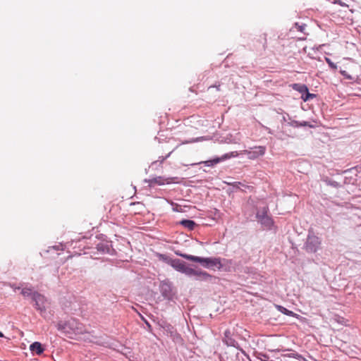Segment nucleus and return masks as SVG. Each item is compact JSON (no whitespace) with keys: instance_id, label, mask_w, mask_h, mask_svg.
<instances>
[{"instance_id":"nucleus-1","label":"nucleus","mask_w":361,"mask_h":361,"mask_svg":"<svg viewBox=\"0 0 361 361\" xmlns=\"http://www.w3.org/2000/svg\"><path fill=\"white\" fill-rule=\"evenodd\" d=\"M177 255H179L188 260L199 262L202 264L204 267L206 268H216L218 270H221L223 268V264L221 263V259L219 257H209V258H203L200 257H197L194 255L183 254L179 252H176Z\"/></svg>"},{"instance_id":"nucleus-9","label":"nucleus","mask_w":361,"mask_h":361,"mask_svg":"<svg viewBox=\"0 0 361 361\" xmlns=\"http://www.w3.org/2000/svg\"><path fill=\"white\" fill-rule=\"evenodd\" d=\"M76 324L73 326H69L70 332L72 331L74 334H82L83 332V326L78 320H76Z\"/></svg>"},{"instance_id":"nucleus-12","label":"nucleus","mask_w":361,"mask_h":361,"mask_svg":"<svg viewBox=\"0 0 361 361\" xmlns=\"http://www.w3.org/2000/svg\"><path fill=\"white\" fill-rule=\"evenodd\" d=\"M228 156H225L224 159L225 158H227ZM224 159V158L221 159V158H216V159H214L212 160H208V161H206L204 162V164L207 166H212L214 164H216L218 163H219L221 161V160Z\"/></svg>"},{"instance_id":"nucleus-8","label":"nucleus","mask_w":361,"mask_h":361,"mask_svg":"<svg viewBox=\"0 0 361 361\" xmlns=\"http://www.w3.org/2000/svg\"><path fill=\"white\" fill-rule=\"evenodd\" d=\"M290 86L294 90L301 93L302 95L304 94L308 90V87H307V85L304 84L294 83L292 84Z\"/></svg>"},{"instance_id":"nucleus-6","label":"nucleus","mask_w":361,"mask_h":361,"mask_svg":"<svg viewBox=\"0 0 361 361\" xmlns=\"http://www.w3.org/2000/svg\"><path fill=\"white\" fill-rule=\"evenodd\" d=\"M76 324V319H71L67 322L60 321L57 323L56 328L59 331L68 334L70 333L69 326H73Z\"/></svg>"},{"instance_id":"nucleus-27","label":"nucleus","mask_w":361,"mask_h":361,"mask_svg":"<svg viewBox=\"0 0 361 361\" xmlns=\"http://www.w3.org/2000/svg\"><path fill=\"white\" fill-rule=\"evenodd\" d=\"M225 183H226L228 185V183H231V181H228V182H225Z\"/></svg>"},{"instance_id":"nucleus-2","label":"nucleus","mask_w":361,"mask_h":361,"mask_svg":"<svg viewBox=\"0 0 361 361\" xmlns=\"http://www.w3.org/2000/svg\"><path fill=\"white\" fill-rule=\"evenodd\" d=\"M321 240L314 235H309L305 243V250L308 252H316L319 248Z\"/></svg>"},{"instance_id":"nucleus-14","label":"nucleus","mask_w":361,"mask_h":361,"mask_svg":"<svg viewBox=\"0 0 361 361\" xmlns=\"http://www.w3.org/2000/svg\"><path fill=\"white\" fill-rule=\"evenodd\" d=\"M176 263V265L174 267L179 271H185V264L183 262H180L179 260H176L174 262Z\"/></svg>"},{"instance_id":"nucleus-18","label":"nucleus","mask_w":361,"mask_h":361,"mask_svg":"<svg viewBox=\"0 0 361 361\" xmlns=\"http://www.w3.org/2000/svg\"><path fill=\"white\" fill-rule=\"evenodd\" d=\"M326 63L329 64V66L331 68H333V69H334V70H336V69H337V66H336L335 63H334L331 61V59H329V58H326Z\"/></svg>"},{"instance_id":"nucleus-20","label":"nucleus","mask_w":361,"mask_h":361,"mask_svg":"<svg viewBox=\"0 0 361 361\" xmlns=\"http://www.w3.org/2000/svg\"><path fill=\"white\" fill-rule=\"evenodd\" d=\"M229 185H232L233 187L235 188H240V185H243V184L240 182H233L232 183H228Z\"/></svg>"},{"instance_id":"nucleus-11","label":"nucleus","mask_w":361,"mask_h":361,"mask_svg":"<svg viewBox=\"0 0 361 361\" xmlns=\"http://www.w3.org/2000/svg\"><path fill=\"white\" fill-rule=\"evenodd\" d=\"M180 224L189 230H193L195 226V223L192 220H183Z\"/></svg>"},{"instance_id":"nucleus-4","label":"nucleus","mask_w":361,"mask_h":361,"mask_svg":"<svg viewBox=\"0 0 361 361\" xmlns=\"http://www.w3.org/2000/svg\"><path fill=\"white\" fill-rule=\"evenodd\" d=\"M32 300L35 302V307L38 310H45L46 298L44 295L37 292H34L32 294Z\"/></svg>"},{"instance_id":"nucleus-23","label":"nucleus","mask_w":361,"mask_h":361,"mask_svg":"<svg viewBox=\"0 0 361 361\" xmlns=\"http://www.w3.org/2000/svg\"><path fill=\"white\" fill-rule=\"evenodd\" d=\"M298 126H309L310 128H312L313 126L309 124L308 122L307 121H304L303 123H300V124H298Z\"/></svg>"},{"instance_id":"nucleus-24","label":"nucleus","mask_w":361,"mask_h":361,"mask_svg":"<svg viewBox=\"0 0 361 361\" xmlns=\"http://www.w3.org/2000/svg\"><path fill=\"white\" fill-rule=\"evenodd\" d=\"M261 360L262 361H269V356L265 354H262L260 357Z\"/></svg>"},{"instance_id":"nucleus-17","label":"nucleus","mask_w":361,"mask_h":361,"mask_svg":"<svg viewBox=\"0 0 361 361\" xmlns=\"http://www.w3.org/2000/svg\"><path fill=\"white\" fill-rule=\"evenodd\" d=\"M190 123H198V126H200V125H202V122L203 121L200 119L199 117H197V116H191L190 118Z\"/></svg>"},{"instance_id":"nucleus-3","label":"nucleus","mask_w":361,"mask_h":361,"mask_svg":"<svg viewBox=\"0 0 361 361\" xmlns=\"http://www.w3.org/2000/svg\"><path fill=\"white\" fill-rule=\"evenodd\" d=\"M176 177H170V178H164L162 176H158L148 180H145L146 182L149 183V186L152 187L155 185H162L165 184H171L173 183H177Z\"/></svg>"},{"instance_id":"nucleus-26","label":"nucleus","mask_w":361,"mask_h":361,"mask_svg":"<svg viewBox=\"0 0 361 361\" xmlns=\"http://www.w3.org/2000/svg\"><path fill=\"white\" fill-rule=\"evenodd\" d=\"M3 336H4L3 334L0 331V337H3Z\"/></svg>"},{"instance_id":"nucleus-5","label":"nucleus","mask_w":361,"mask_h":361,"mask_svg":"<svg viewBox=\"0 0 361 361\" xmlns=\"http://www.w3.org/2000/svg\"><path fill=\"white\" fill-rule=\"evenodd\" d=\"M254 151H248V150H244L243 154H245L248 156V158L250 159H257L259 156H262L264 154L266 148L263 146H257L255 147Z\"/></svg>"},{"instance_id":"nucleus-13","label":"nucleus","mask_w":361,"mask_h":361,"mask_svg":"<svg viewBox=\"0 0 361 361\" xmlns=\"http://www.w3.org/2000/svg\"><path fill=\"white\" fill-rule=\"evenodd\" d=\"M315 97L316 95L314 94L310 93L309 90H307V92L301 96V98L304 102H307L311 99L314 98Z\"/></svg>"},{"instance_id":"nucleus-15","label":"nucleus","mask_w":361,"mask_h":361,"mask_svg":"<svg viewBox=\"0 0 361 361\" xmlns=\"http://www.w3.org/2000/svg\"><path fill=\"white\" fill-rule=\"evenodd\" d=\"M277 309L282 313L286 314V315H288V316H292L293 314V312L287 310L286 308L282 307V306H280V305H278L277 306Z\"/></svg>"},{"instance_id":"nucleus-16","label":"nucleus","mask_w":361,"mask_h":361,"mask_svg":"<svg viewBox=\"0 0 361 361\" xmlns=\"http://www.w3.org/2000/svg\"><path fill=\"white\" fill-rule=\"evenodd\" d=\"M21 294L24 296V297H27V296H30V295H32V294L33 293L32 292V289L31 288H24L22 289L21 290Z\"/></svg>"},{"instance_id":"nucleus-21","label":"nucleus","mask_w":361,"mask_h":361,"mask_svg":"<svg viewBox=\"0 0 361 361\" xmlns=\"http://www.w3.org/2000/svg\"><path fill=\"white\" fill-rule=\"evenodd\" d=\"M171 204L172 206L173 207V210L175 211V212H180V206L177 204H174L173 202H171Z\"/></svg>"},{"instance_id":"nucleus-10","label":"nucleus","mask_w":361,"mask_h":361,"mask_svg":"<svg viewBox=\"0 0 361 361\" xmlns=\"http://www.w3.org/2000/svg\"><path fill=\"white\" fill-rule=\"evenodd\" d=\"M186 272L188 274H190L200 275V276H202L205 279H208V278H212V276L210 274H209L208 273L205 272V271H200V273H197L194 269H190Z\"/></svg>"},{"instance_id":"nucleus-7","label":"nucleus","mask_w":361,"mask_h":361,"mask_svg":"<svg viewBox=\"0 0 361 361\" xmlns=\"http://www.w3.org/2000/svg\"><path fill=\"white\" fill-rule=\"evenodd\" d=\"M30 349L31 351L35 352L37 355H41L44 350L42 344L37 341L30 345Z\"/></svg>"},{"instance_id":"nucleus-19","label":"nucleus","mask_w":361,"mask_h":361,"mask_svg":"<svg viewBox=\"0 0 361 361\" xmlns=\"http://www.w3.org/2000/svg\"><path fill=\"white\" fill-rule=\"evenodd\" d=\"M262 224H267L268 226L271 224V219L269 217H267V216H264L262 219Z\"/></svg>"},{"instance_id":"nucleus-25","label":"nucleus","mask_w":361,"mask_h":361,"mask_svg":"<svg viewBox=\"0 0 361 361\" xmlns=\"http://www.w3.org/2000/svg\"><path fill=\"white\" fill-rule=\"evenodd\" d=\"M305 27H306L305 25H300V26H298V30L303 32H305Z\"/></svg>"},{"instance_id":"nucleus-22","label":"nucleus","mask_w":361,"mask_h":361,"mask_svg":"<svg viewBox=\"0 0 361 361\" xmlns=\"http://www.w3.org/2000/svg\"><path fill=\"white\" fill-rule=\"evenodd\" d=\"M334 4H339L341 6H346V7L348 6L346 4L342 2L341 0H334Z\"/></svg>"}]
</instances>
